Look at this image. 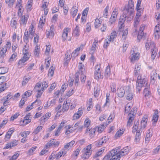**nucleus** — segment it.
<instances>
[{"label":"nucleus","instance_id":"f257e3e1","mask_svg":"<svg viewBox=\"0 0 160 160\" xmlns=\"http://www.w3.org/2000/svg\"><path fill=\"white\" fill-rule=\"evenodd\" d=\"M134 3L132 0H129L128 2V5L126 6L124 9V14L121 15L120 18L118 22V27L119 30L121 31L122 29L125 27L124 22L126 19L127 16V13H129V16H131L133 13L134 10Z\"/></svg>","mask_w":160,"mask_h":160},{"label":"nucleus","instance_id":"f03ea898","mask_svg":"<svg viewBox=\"0 0 160 160\" xmlns=\"http://www.w3.org/2000/svg\"><path fill=\"white\" fill-rule=\"evenodd\" d=\"M146 82V79H142V76H138L136 85V90L139 92L141 90L142 87L143 86Z\"/></svg>","mask_w":160,"mask_h":160},{"label":"nucleus","instance_id":"7ed1b4c3","mask_svg":"<svg viewBox=\"0 0 160 160\" xmlns=\"http://www.w3.org/2000/svg\"><path fill=\"white\" fill-rule=\"evenodd\" d=\"M92 146V144H90L87 147L86 149H85L83 151L84 154L82 156V158L86 159L89 158V155L92 153V150L91 149Z\"/></svg>","mask_w":160,"mask_h":160},{"label":"nucleus","instance_id":"20e7f679","mask_svg":"<svg viewBox=\"0 0 160 160\" xmlns=\"http://www.w3.org/2000/svg\"><path fill=\"white\" fill-rule=\"evenodd\" d=\"M108 140V137H103L100 140H99L94 142L95 145L98 147L101 146L102 144L105 143Z\"/></svg>","mask_w":160,"mask_h":160},{"label":"nucleus","instance_id":"39448f33","mask_svg":"<svg viewBox=\"0 0 160 160\" xmlns=\"http://www.w3.org/2000/svg\"><path fill=\"white\" fill-rule=\"evenodd\" d=\"M118 9L116 8H115L111 15V16L110 18L109 22L111 23V24H112L116 20L117 15L118 14Z\"/></svg>","mask_w":160,"mask_h":160},{"label":"nucleus","instance_id":"423d86ee","mask_svg":"<svg viewBox=\"0 0 160 160\" xmlns=\"http://www.w3.org/2000/svg\"><path fill=\"white\" fill-rule=\"evenodd\" d=\"M112 158L110 160H119V157H118V152L117 151L114 149H113L110 151L109 153H108Z\"/></svg>","mask_w":160,"mask_h":160},{"label":"nucleus","instance_id":"0eeeda50","mask_svg":"<svg viewBox=\"0 0 160 160\" xmlns=\"http://www.w3.org/2000/svg\"><path fill=\"white\" fill-rule=\"evenodd\" d=\"M60 143L59 141H57L56 142L55 140L54 139L51 140L49 142H48L46 145V147L48 148L49 147L52 146H58Z\"/></svg>","mask_w":160,"mask_h":160},{"label":"nucleus","instance_id":"6e6552de","mask_svg":"<svg viewBox=\"0 0 160 160\" xmlns=\"http://www.w3.org/2000/svg\"><path fill=\"white\" fill-rule=\"evenodd\" d=\"M30 56V55L24 54L23 57L19 60L18 64V65H20L25 62L26 61L28 60Z\"/></svg>","mask_w":160,"mask_h":160},{"label":"nucleus","instance_id":"1a4fd4ad","mask_svg":"<svg viewBox=\"0 0 160 160\" xmlns=\"http://www.w3.org/2000/svg\"><path fill=\"white\" fill-rule=\"evenodd\" d=\"M146 48L147 50L149 49L150 48H154L155 46L154 43L153 42H151L150 41H148L146 43Z\"/></svg>","mask_w":160,"mask_h":160},{"label":"nucleus","instance_id":"9d476101","mask_svg":"<svg viewBox=\"0 0 160 160\" xmlns=\"http://www.w3.org/2000/svg\"><path fill=\"white\" fill-rule=\"evenodd\" d=\"M95 132L96 129L95 128H91L88 130V129H87L86 131V133H88L89 137L92 138L94 137Z\"/></svg>","mask_w":160,"mask_h":160},{"label":"nucleus","instance_id":"9b49d317","mask_svg":"<svg viewBox=\"0 0 160 160\" xmlns=\"http://www.w3.org/2000/svg\"><path fill=\"white\" fill-rule=\"evenodd\" d=\"M125 92V90L122 88H118L117 90V93L118 96L120 98L123 97Z\"/></svg>","mask_w":160,"mask_h":160},{"label":"nucleus","instance_id":"f8f14e48","mask_svg":"<svg viewBox=\"0 0 160 160\" xmlns=\"http://www.w3.org/2000/svg\"><path fill=\"white\" fill-rule=\"evenodd\" d=\"M111 71L110 66L109 65L107 66L104 72V76L106 79H108L111 75Z\"/></svg>","mask_w":160,"mask_h":160},{"label":"nucleus","instance_id":"ddd939ff","mask_svg":"<svg viewBox=\"0 0 160 160\" xmlns=\"http://www.w3.org/2000/svg\"><path fill=\"white\" fill-rule=\"evenodd\" d=\"M79 27L77 25L76 28L73 30L72 34L76 38H78L80 35Z\"/></svg>","mask_w":160,"mask_h":160},{"label":"nucleus","instance_id":"4468645a","mask_svg":"<svg viewBox=\"0 0 160 160\" xmlns=\"http://www.w3.org/2000/svg\"><path fill=\"white\" fill-rule=\"evenodd\" d=\"M68 28H66L64 29L62 34V40L63 41H65L67 38L68 33Z\"/></svg>","mask_w":160,"mask_h":160},{"label":"nucleus","instance_id":"2eb2a0df","mask_svg":"<svg viewBox=\"0 0 160 160\" xmlns=\"http://www.w3.org/2000/svg\"><path fill=\"white\" fill-rule=\"evenodd\" d=\"M28 18V16L26 17L25 15L22 16L19 20L20 24L25 26L27 24Z\"/></svg>","mask_w":160,"mask_h":160},{"label":"nucleus","instance_id":"dca6fc26","mask_svg":"<svg viewBox=\"0 0 160 160\" xmlns=\"http://www.w3.org/2000/svg\"><path fill=\"white\" fill-rule=\"evenodd\" d=\"M7 46L2 48L0 52V58H3L6 56L5 53L7 51Z\"/></svg>","mask_w":160,"mask_h":160},{"label":"nucleus","instance_id":"f3484780","mask_svg":"<svg viewBox=\"0 0 160 160\" xmlns=\"http://www.w3.org/2000/svg\"><path fill=\"white\" fill-rule=\"evenodd\" d=\"M70 105V103H68L67 101H65L64 102L62 109V111L64 112L68 110L69 109Z\"/></svg>","mask_w":160,"mask_h":160},{"label":"nucleus","instance_id":"a211bd4d","mask_svg":"<svg viewBox=\"0 0 160 160\" xmlns=\"http://www.w3.org/2000/svg\"><path fill=\"white\" fill-rule=\"evenodd\" d=\"M28 31H26V30L24 33V36L23 37V41L24 42H26V44L29 42V35L28 34Z\"/></svg>","mask_w":160,"mask_h":160},{"label":"nucleus","instance_id":"6ab92c4d","mask_svg":"<svg viewBox=\"0 0 160 160\" xmlns=\"http://www.w3.org/2000/svg\"><path fill=\"white\" fill-rule=\"evenodd\" d=\"M134 118V115H133V114H132L131 115V116H130L127 122V127H130V126L132 125V122Z\"/></svg>","mask_w":160,"mask_h":160},{"label":"nucleus","instance_id":"aec40b11","mask_svg":"<svg viewBox=\"0 0 160 160\" xmlns=\"http://www.w3.org/2000/svg\"><path fill=\"white\" fill-rule=\"evenodd\" d=\"M139 54L138 53H135L134 52L132 54L131 60L132 61L138 60V56Z\"/></svg>","mask_w":160,"mask_h":160},{"label":"nucleus","instance_id":"412c9836","mask_svg":"<svg viewBox=\"0 0 160 160\" xmlns=\"http://www.w3.org/2000/svg\"><path fill=\"white\" fill-rule=\"evenodd\" d=\"M141 136L140 130H138L135 136V142H138L140 140Z\"/></svg>","mask_w":160,"mask_h":160},{"label":"nucleus","instance_id":"4be33fe9","mask_svg":"<svg viewBox=\"0 0 160 160\" xmlns=\"http://www.w3.org/2000/svg\"><path fill=\"white\" fill-rule=\"evenodd\" d=\"M84 65L82 62L79 63L78 68L79 71L81 72L82 74H84L85 73V69L83 68Z\"/></svg>","mask_w":160,"mask_h":160},{"label":"nucleus","instance_id":"5701e85b","mask_svg":"<svg viewBox=\"0 0 160 160\" xmlns=\"http://www.w3.org/2000/svg\"><path fill=\"white\" fill-rule=\"evenodd\" d=\"M157 49L155 47L154 48L151 49V56L153 60L157 54Z\"/></svg>","mask_w":160,"mask_h":160},{"label":"nucleus","instance_id":"b1692460","mask_svg":"<svg viewBox=\"0 0 160 160\" xmlns=\"http://www.w3.org/2000/svg\"><path fill=\"white\" fill-rule=\"evenodd\" d=\"M126 93H127L126 98L128 100H131L133 98V95L132 93L129 91H126Z\"/></svg>","mask_w":160,"mask_h":160},{"label":"nucleus","instance_id":"393cba45","mask_svg":"<svg viewBox=\"0 0 160 160\" xmlns=\"http://www.w3.org/2000/svg\"><path fill=\"white\" fill-rule=\"evenodd\" d=\"M103 77H102L101 71H95L94 72V78L97 80L99 78H102Z\"/></svg>","mask_w":160,"mask_h":160},{"label":"nucleus","instance_id":"a878e982","mask_svg":"<svg viewBox=\"0 0 160 160\" xmlns=\"http://www.w3.org/2000/svg\"><path fill=\"white\" fill-rule=\"evenodd\" d=\"M39 46L37 45L35 47L34 49V54L36 57H38L39 54L40 49L38 48Z\"/></svg>","mask_w":160,"mask_h":160},{"label":"nucleus","instance_id":"bb28decb","mask_svg":"<svg viewBox=\"0 0 160 160\" xmlns=\"http://www.w3.org/2000/svg\"><path fill=\"white\" fill-rule=\"evenodd\" d=\"M75 141H72L69 143H67V144L64 146V148L66 149H67L68 148H71L73 144L75 143Z\"/></svg>","mask_w":160,"mask_h":160},{"label":"nucleus","instance_id":"cd10ccee","mask_svg":"<svg viewBox=\"0 0 160 160\" xmlns=\"http://www.w3.org/2000/svg\"><path fill=\"white\" fill-rule=\"evenodd\" d=\"M32 91H28L26 92L24 94L22 95V98H27V96L29 97L31 95Z\"/></svg>","mask_w":160,"mask_h":160},{"label":"nucleus","instance_id":"c85d7f7f","mask_svg":"<svg viewBox=\"0 0 160 160\" xmlns=\"http://www.w3.org/2000/svg\"><path fill=\"white\" fill-rule=\"evenodd\" d=\"M95 42L93 43L92 46L91 48V50H95L96 48V45H97L98 41L97 39L95 38L94 39Z\"/></svg>","mask_w":160,"mask_h":160},{"label":"nucleus","instance_id":"c756f323","mask_svg":"<svg viewBox=\"0 0 160 160\" xmlns=\"http://www.w3.org/2000/svg\"><path fill=\"white\" fill-rule=\"evenodd\" d=\"M30 78L29 77H27L26 76H25L23 79V81L22 82V86H24L26 84L28 83L29 80L30 79Z\"/></svg>","mask_w":160,"mask_h":160},{"label":"nucleus","instance_id":"7c9ffc66","mask_svg":"<svg viewBox=\"0 0 160 160\" xmlns=\"http://www.w3.org/2000/svg\"><path fill=\"white\" fill-rule=\"evenodd\" d=\"M90 121L88 118H87L85 119L84 122V126L87 128L90 125Z\"/></svg>","mask_w":160,"mask_h":160},{"label":"nucleus","instance_id":"2f4dec72","mask_svg":"<svg viewBox=\"0 0 160 160\" xmlns=\"http://www.w3.org/2000/svg\"><path fill=\"white\" fill-rule=\"evenodd\" d=\"M7 68L4 67H0V74H3L7 72Z\"/></svg>","mask_w":160,"mask_h":160},{"label":"nucleus","instance_id":"473e14b6","mask_svg":"<svg viewBox=\"0 0 160 160\" xmlns=\"http://www.w3.org/2000/svg\"><path fill=\"white\" fill-rule=\"evenodd\" d=\"M127 154L125 153V152H124L123 150L122 149L120 151L118 152V157H119V159L122 157Z\"/></svg>","mask_w":160,"mask_h":160},{"label":"nucleus","instance_id":"72a5a7b5","mask_svg":"<svg viewBox=\"0 0 160 160\" xmlns=\"http://www.w3.org/2000/svg\"><path fill=\"white\" fill-rule=\"evenodd\" d=\"M102 21H101L99 19H96L94 24L95 27L96 28H98L99 26V24L101 23Z\"/></svg>","mask_w":160,"mask_h":160},{"label":"nucleus","instance_id":"f704fd0d","mask_svg":"<svg viewBox=\"0 0 160 160\" xmlns=\"http://www.w3.org/2000/svg\"><path fill=\"white\" fill-rule=\"evenodd\" d=\"M52 30H49V31H47V33L46 34V36L47 38H48L49 36L53 37L54 35V32L52 31Z\"/></svg>","mask_w":160,"mask_h":160},{"label":"nucleus","instance_id":"c9c22d12","mask_svg":"<svg viewBox=\"0 0 160 160\" xmlns=\"http://www.w3.org/2000/svg\"><path fill=\"white\" fill-rule=\"evenodd\" d=\"M128 29L127 28L123 32L122 35V38L124 39H125L128 34Z\"/></svg>","mask_w":160,"mask_h":160},{"label":"nucleus","instance_id":"e433bc0d","mask_svg":"<svg viewBox=\"0 0 160 160\" xmlns=\"http://www.w3.org/2000/svg\"><path fill=\"white\" fill-rule=\"evenodd\" d=\"M42 126H38L35 129L33 133H35V134H37L42 130Z\"/></svg>","mask_w":160,"mask_h":160},{"label":"nucleus","instance_id":"4c0bfd02","mask_svg":"<svg viewBox=\"0 0 160 160\" xmlns=\"http://www.w3.org/2000/svg\"><path fill=\"white\" fill-rule=\"evenodd\" d=\"M117 33L116 32L114 31L111 34V36H110V40H111L114 39L117 36Z\"/></svg>","mask_w":160,"mask_h":160},{"label":"nucleus","instance_id":"58836bf2","mask_svg":"<svg viewBox=\"0 0 160 160\" xmlns=\"http://www.w3.org/2000/svg\"><path fill=\"white\" fill-rule=\"evenodd\" d=\"M78 7H77V8H74V7H72V9H74V11H72L71 12V14L72 15V16L73 18H74V17L77 14L78 11Z\"/></svg>","mask_w":160,"mask_h":160},{"label":"nucleus","instance_id":"ea45409f","mask_svg":"<svg viewBox=\"0 0 160 160\" xmlns=\"http://www.w3.org/2000/svg\"><path fill=\"white\" fill-rule=\"evenodd\" d=\"M19 154L18 153H15L12 157L10 158L9 160H16L19 156Z\"/></svg>","mask_w":160,"mask_h":160},{"label":"nucleus","instance_id":"a19ab883","mask_svg":"<svg viewBox=\"0 0 160 160\" xmlns=\"http://www.w3.org/2000/svg\"><path fill=\"white\" fill-rule=\"evenodd\" d=\"M43 90L42 89H41V90L38 89L36 90V92H37L38 93L37 95V98H39L41 96L42 94V93L43 92Z\"/></svg>","mask_w":160,"mask_h":160},{"label":"nucleus","instance_id":"79ce46f5","mask_svg":"<svg viewBox=\"0 0 160 160\" xmlns=\"http://www.w3.org/2000/svg\"><path fill=\"white\" fill-rule=\"evenodd\" d=\"M99 92V90L98 88L94 89V95L95 97H97L98 96Z\"/></svg>","mask_w":160,"mask_h":160},{"label":"nucleus","instance_id":"37998d69","mask_svg":"<svg viewBox=\"0 0 160 160\" xmlns=\"http://www.w3.org/2000/svg\"><path fill=\"white\" fill-rule=\"evenodd\" d=\"M17 54L16 53H14L12 54L9 60V62H12L14 60L15 58L17 57Z\"/></svg>","mask_w":160,"mask_h":160},{"label":"nucleus","instance_id":"c03bdc74","mask_svg":"<svg viewBox=\"0 0 160 160\" xmlns=\"http://www.w3.org/2000/svg\"><path fill=\"white\" fill-rule=\"evenodd\" d=\"M80 48H78L76 49L72 53V55L73 57H76L78 56V54L77 53L80 50Z\"/></svg>","mask_w":160,"mask_h":160},{"label":"nucleus","instance_id":"a18cd8bd","mask_svg":"<svg viewBox=\"0 0 160 160\" xmlns=\"http://www.w3.org/2000/svg\"><path fill=\"white\" fill-rule=\"evenodd\" d=\"M105 128V126L103 124L101 125V126L99 127L98 128V131L100 132H101Z\"/></svg>","mask_w":160,"mask_h":160},{"label":"nucleus","instance_id":"49530a36","mask_svg":"<svg viewBox=\"0 0 160 160\" xmlns=\"http://www.w3.org/2000/svg\"><path fill=\"white\" fill-rule=\"evenodd\" d=\"M123 131L121 130L118 131L115 134V137L117 138L120 137L122 134H123Z\"/></svg>","mask_w":160,"mask_h":160},{"label":"nucleus","instance_id":"de8ad7c7","mask_svg":"<svg viewBox=\"0 0 160 160\" xmlns=\"http://www.w3.org/2000/svg\"><path fill=\"white\" fill-rule=\"evenodd\" d=\"M48 85L46 81L43 82H42V87L41 89L43 90L46 89L48 87Z\"/></svg>","mask_w":160,"mask_h":160},{"label":"nucleus","instance_id":"09e8293b","mask_svg":"<svg viewBox=\"0 0 160 160\" xmlns=\"http://www.w3.org/2000/svg\"><path fill=\"white\" fill-rule=\"evenodd\" d=\"M79 72H77L75 74V83H78L79 82Z\"/></svg>","mask_w":160,"mask_h":160},{"label":"nucleus","instance_id":"8fccbe9b","mask_svg":"<svg viewBox=\"0 0 160 160\" xmlns=\"http://www.w3.org/2000/svg\"><path fill=\"white\" fill-rule=\"evenodd\" d=\"M54 69L53 67H51L49 70L48 74H50L51 77H52L53 76L54 73Z\"/></svg>","mask_w":160,"mask_h":160},{"label":"nucleus","instance_id":"3c124183","mask_svg":"<svg viewBox=\"0 0 160 160\" xmlns=\"http://www.w3.org/2000/svg\"><path fill=\"white\" fill-rule=\"evenodd\" d=\"M37 102V100H36L34 102H32V103L31 106H28L27 107V108H26V111H30V110H31L32 108V105L36 103Z\"/></svg>","mask_w":160,"mask_h":160},{"label":"nucleus","instance_id":"603ef678","mask_svg":"<svg viewBox=\"0 0 160 160\" xmlns=\"http://www.w3.org/2000/svg\"><path fill=\"white\" fill-rule=\"evenodd\" d=\"M143 36L144 33L143 32L139 31L137 38L138 39H140L142 38Z\"/></svg>","mask_w":160,"mask_h":160},{"label":"nucleus","instance_id":"864d4df0","mask_svg":"<svg viewBox=\"0 0 160 160\" xmlns=\"http://www.w3.org/2000/svg\"><path fill=\"white\" fill-rule=\"evenodd\" d=\"M12 95L11 93H9L6 96L4 97V99L7 101H9L12 98Z\"/></svg>","mask_w":160,"mask_h":160},{"label":"nucleus","instance_id":"5fc2aeb1","mask_svg":"<svg viewBox=\"0 0 160 160\" xmlns=\"http://www.w3.org/2000/svg\"><path fill=\"white\" fill-rule=\"evenodd\" d=\"M56 86V84L55 83H52L49 89V92L50 93L55 88Z\"/></svg>","mask_w":160,"mask_h":160},{"label":"nucleus","instance_id":"6e6d98bb","mask_svg":"<svg viewBox=\"0 0 160 160\" xmlns=\"http://www.w3.org/2000/svg\"><path fill=\"white\" fill-rule=\"evenodd\" d=\"M31 25V27L29 28V33L31 34H34L35 30L33 29V28H34V27L33 25Z\"/></svg>","mask_w":160,"mask_h":160},{"label":"nucleus","instance_id":"4d7b16f0","mask_svg":"<svg viewBox=\"0 0 160 160\" xmlns=\"http://www.w3.org/2000/svg\"><path fill=\"white\" fill-rule=\"evenodd\" d=\"M147 122L145 121H141V126L140 129L142 128H144L146 126V124Z\"/></svg>","mask_w":160,"mask_h":160},{"label":"nucleus","instance_id":"13d9d810","mask_svg":"<svg viewBox=\"0 0 160 160\" xmlns=\"http://www.w3.org/2000/svg\"><path fill=\"white\" fill-rule=\"evenodd\" d=\"M26 100V98H22H22L21 101L19 103V106L21 107H22L24 104V102Z\"/></svg>","mask_w":160,"mask_h":160},{"label":"nucleus","instance_id":"bf43d9fd","mask_svg":"<svg viewBox=\"0 0 160 160\" xmlns=\"http://www.w3.org/2000/svg\"><path fill=\"white\" fill-rule=\"evenodd\" d=\"M89 10L88 8H87L84 9L82 12V15L83 16L86 17L87 15Z\"/></svg>","mask_w":160,"mask_h":160},{"label":"nucleus","instance_id":"052dcab7","mask_svg":"<svg viewBox=\"0 0 160 160\" xmlns=\"http://www.w3.org/2000/svg\"><path fill=\"white\" fill-rule=\"evenodd\" d=\"M41 84L42 83L41 82L37 83L34 88V90L36 91V90H38L37 88H40L41 87Z\"/></svg>","mask_w":160,"mask_h":160},{"label":"nucleus","instance_id":"680f3d73","mask_svg":"<svg viewBox=\"0 0 160 160\" xmlns=\"http://www.w3.org/2000/svg\"><path fill=\"white\" fill-rule=\"evenodd\" d=\"M154 32L160 33V27H159V24L158 25L156 26L154 29Z\"/></svg>","mask_w":160,"mask_h":160},{"label":"nucleus","instance_id":"e2e57ef3","mask_svg":"<svg viewBox=\"0 0 160 160\" xmlns=\"http://www.w3.org/2000/svg\"><path fill=\"white\" fill-rule=\"evenodd\" d=\"M19 115V114L18 113H15L14 115L12 116L11 118H10V120L13 121Z\"/></svg>","mask_w":160,"mask_h":160},{"label":"nucleus","instance_id":"0e129e2a","mask_svg":"<svg viewBox=\"0 0 160 160\" xmlns=\"http://www.w3.org/2000/svg\"><path fill=\"white\" fill-rule=\"evenodd\" d=\"M81 116V113H80L79 114H78V113H75L73 116V119H77L80 118Z\"/></svg>","mask_w":160,"mask_h":160},{"label":"nucleus","instance_id":"69168bd1","mask_svg":"<svg viewBox=\"0 0 160 160\" xmlns=\"http://www.w3.org/2000/svg\"><path fill=\"white\" fill-rule=\"evenodd\" d=\"M17 24V21L16 20H13L12 19L11 21V22L10 24V25L12 27H14L15 26H16V25Z\"/></svg>","mask_w":160,"mask_h":160},{"label":"nucleus","instance_id":"338daca9","mask_svg":"<svg viewBox=\"0 0 160 160\" xmlns=\"http://www.w3.org/2000/svg\"><path fill=\"white\" fill-rule=\"evenodd\" d=\"M158 115H154L153 116L152 121L154 122H156L158 119Z\"/></svg>","mask_w":160,"mask_h":160},{"label":"nucleus","instance_id":"774afa93","mask_svg":"<svg viewBox=\"0 0 160 160\" xmlns=\"http://www.w3.org/2000/svg\"><path fill=\"white\" fill-rule=\"evenodd\" d=\"M58 15L57 14H55L54 15L53 17L52 18V22H56L58 18Z\"/></svg>","mask_w":160,"mask_h":160}]
</instances>
